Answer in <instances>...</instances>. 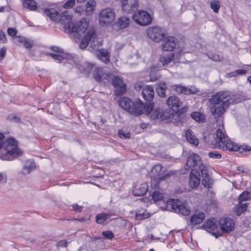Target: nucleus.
Here are the masks:
<instances>
[{
	"mask_svg": "<svg viewBox=\"0 0 251 251\" xmlns=\"http://www.w3.org/2000/svg\"><path fill=\"white\" fill-rule=\"evenodd\" d=\"M45 14L49 17L50 20L56 22H62L64 23V28L66 32L77 33L82 34L88 28L89 23L85 19L77 23H72V17L66 12L61 15L54 8L45 9L44 10Z\"/></svg>",
	"mask_w": 251,
	"mask_h": 251,
	"instance_id": "nucleus-1",
	"label": "nucleus"
},
{
	"mask_svg": "<svg viewBox=\"0 0 251 251\" xmlns=\"http://www.w3.org/2000/svg\"><path fill=\"white\" fill-rule=\"evenodd\" d=\"M239 101L236 96L230 95L227 92L218 93L209 100L211 112L214 117L218 119L224 115L230 104Z\"/></svg>",
	"mask_w": 251,
	"mask_h": 251,
	"instance_id": "nucleus-2",
	"label": "nucleus"
},
{
	"mask_svg": "<svg viewBox=\"0 0 251 251\" xmlns=\"http://www.w3.org/2000/svg\"><path fill=\"white\" fill-rule=\"evenodd\" d=\"M152 199L157 204L163 202L165 204V210L173 211L182 215H188L190 212V208L186 202L182 203L177 199H170L165 203L164 194L159 191H156L151 195Z\"/></svg>",
	"mask_w": 251,
	"mask_h": 251,
	"instance_id": "nucleus-3",
	"label": "nucleus"
},
{
	"mask_svg": "<svg viewBox=\"0 0 251 251\" xmlns=\"http://www.w3.org/2000/svg\"><path fill=\"white\" fill-rule=\"evenodd\" d=\"M93 68H95L93 76L97 81H101L103 78L111 79L112 84L115 88V95L116 96H120L125 93L126 90V85L120 77L115 76L111 74H103L102 69L95 67L93 64L90 63L87 64L86 69L88 72H91Z\"/></svg>",
	"mask_w": 251,
	"mask_h": 251,
	"instance_id": "nucleus-4",
	"label": "nucleus"
},
{
	"mask_svg": "<svg viewBox=\"0 0 251 251\" xmlns=\"http://www.w3.org/2000/svg\"><path fill=\"white\" fill-rule=\"evenodd\" d=\"M120 107L134 116H139L144 113L149 114L152 109V105L149 104L146 106L140 100L132 101L127 97H123L118 101Z\"/></svg>",
	"mask_w": 251,
	"mask_h": 251,
	"instance_id": "nucleus-5",
	"label": "nucleus"
},
{
	"mask_svg": "<svg viewBox=\"0 0 251 251\" xmlns=\"http://www.w3.org/2000/svg\"><path fill=\"white\" fill-rule=\"evenodd\" d=\"M216 147L223 150H226L229 151H239L241 153L244 151H251V148L249 146L243 145L239 147L236 143L232 142L227 135L225 133L222 129L219 128L216 131Z\"/></svg>",
	"mask_w": 251,
	"mask_h": 251,
	"instance_id": "nucleus-6",
	"label": "nucleus"
},
{
	"mask_svg": "<svg viewBox=\"0 0 251 251\" xmlns=\"http://www.w3.org/2000/svg\"><path fill=\"white\" fill-rule=\"evenodd\" d=\"M184 168L187 172L190 173H199L200 171L201 173L211 172L209 166L202 163L200 156L196 153H192L187 157Z\"/></svg>",
	"mask_w": 251,
	"mask_h": 251,
	"instance_id": "nucleus-7",
	"label": "nucleus"
},
{
	"mask_svg": "<svg viewBox=\"0 0 251 251\" xmlns=\"http://www.w3.org/2000/svg\"><path fill=\"white\" fill-rule=\"evenodd\" d=\"M95 35V30L93 28L90 29L81 41L79 44L80 48L81 49H85L90 42L91 51H96L97 52L99 51L100 50V47L102 45V40L100 38L94 37Z\"/></svg>",
	"mask_w": 251,
	"mask_h": 251,
	"instance_id": "nucleus-8",
	"label": "nucleus"
},
{
	"mask_svg": "<svg viewBox=\"0 0 251 251\" xmlns=\"http://www.w3.org/2000/svg\"><path fill=\"white\" fill-rule=\"evenodd\" d=\"M4 155L2 157L4 160H10L21 154L17 148V142L13 138H9L4 143Z\"/></svg>",
	"mask_w": 251,
	"mask_h": 251,
	"instance_id": "nucleus-9",
	"label": "nucleus"
},
{
	"mask_svg": "<svg viewBox=\"0 0 251 251\" xmlns=\"http://www.w3.org/2000/svg\"><path fill=\"white\" fill-rule=\"evenodd\" d=\"M115 14L113 9L106 8L103 9L99 14V22L102 26H107L115 20Z\"/></svg>",
	"mask_w": 251,
	"mask_h": 251,
	"instance_id": "nucleus-10",
	"label": "nucleus"
},
{
	"mask_svg": "<svg viewBox=\"0 0 251 251\" xmlns=\"http://www.w3.org/2000/svg\"><path fill=\"white\" fill-rule=\"evenodd\" d=\"M148 37L155 42H161L165 36L163 29L158 26H151L147 29Z\"/></svg>",
	"mask_w": 251,
	"mask_h": 251,
	"instance_id": "nucleus-11",
	"label": "nucleus"
},
{
	"mask_svg": "<svg viewBox=\"0 0 251 251\" xmlns=\"http://www.w3.org/2000/svg\"><path fill=\"white\" fill-rule=\"evenodd\" d=\"M132 18L137 24L142 26L149 25L151 22V15L145 11L138 12L133 15Z\"/></svg>",
	"mask_w": 251,
	"mask_h": 251,
	"instance_id": "nucleus-12",
	"label": "nucleus"
},
{
	"mask_svg": "<svg viewBox=\"0 0 251 251\" xmlns=\"http://www.w3.org/2000/svg\"><path fill=\"white\" fill-rule=\"evenodd\" d=\"M220 229L225 233H228L234 228V220L230 218H221L218 223Z\"/></svg>",
	"mask_w": 251,
	"mask_h": 251,
	"instance_id": "nucleus-13",
	"label": "nucleus"
},
{
	"mask_svg": "<svg viewBox=\"0 0 251 251\" xmlns=\"http://www.w3.org/2000/svg\"><path fill=\"white\" fill-rule=\"evenodd\" d=\"M171 88L178 94L190 95L195 94L197 91L195 87H184L179 84L173 85L171 86Z\"/></svg>",
	"mask_w": 251,
	"mask_h": 251,
	"instance_id": "nucleus-14",
	"label": "nucleus"
},
{
	"mask_svg": "<svg viewBox=\"0 0 251 251\" xmlns=\"http://www.w3.org/2000/svg\"><path fill=\"white\" fill-rule=\"evenodd\" d=\"M137 0H122V7L126 13H132L138 8Z\"/></svg>",
	"mask_w": 251,
	"mask_h": 251,
	"instance_id": "nucleus-15",
	"label": "nucleus"
},
{
	"mask_svg": "<svg viewBox=\"0 0 251 251\" xmlns=\"http://www.w3.org/2000/svg\"><path fill=\"white\" fill-rule=\"evenodd\" d=\"M185 115L179 110L176 112H173L170 122L173 123L175 125H181L186 120Z\"/></svg>",
	"mask_w": 251,
	"mask_h": 251,
	"instance_id": "nucleus-16",
	"label": "nucleus"
},
{
	"mask_svg": "<svg viewBox=\"0 0 251 251\" xmlns=\"http://www.w3.org/2000/svg\"><path fill=\"white\" fill-rule=\"evenodd\" d=\"M176 46V42L174 37H168L165 39L162 44V50L165 51H172Z\"/></svg>",
	"mask_w": 251,
	"mask_h": 251,
	"instance_id": "nucleus-17",
	"label": "nucleus"
},
{
	"mask_svg": "<svg viewBox=\"0 0 251 251\" xmlns=\"http://www.w3.org/2000/svg\"><path fill=\"white\" fill-rule=\"evenodd\" d=\"M142 94L144 99L148 101H151L154 97V90L151 86L146 85L142 90Z\"/></svg>",
	"mask_w": 251,
	"mask_h": 251,
	"instance_id": "nucleus-18",
	"label": "nucleus"
},
{
	"mask_svg": "<svg viewBox=\"0 0 251 251\" xmlns=\"http://www.w3.org/2000/svg\"><path fill=\"white\" fill-rule=\"evenodd\" d=\"M162 174H157V175L151 176V184L157 187L161 181L167 179L171 176V174H166L163 176Z\"/></svg>",
	"mask_w": 251,
	"mask_h": 251,
	"instance_id": "nucleus-19",
	"label": "nucleus"
},
{
	"mask_svg": "<svg viewBox=\"0 0 251 251\" xmlns=\"http://www.w3.org/2000/svg\"><path fill=\"white\" fill-rule=\"evenodd\" d=\"M166 103L170 108H178L182 106L180 99L176 96L169 97L167 100Z\"/></svg>",
	"mask_w": 251,
	"mask_h": 251,
	"instance_id": "nucleus-20",
	"label": "nucleus"
},
{
	"mask_svg": "<svg viewBox=\"0 0 251 251\" xmlns=\"http://www.w3.org/2000/svg\"><path fill=\"white\" fill-rule=\"evenodd\" d=\"M148 190V185L147 183H144L136 186L132 190V194L134 196H142L147 193Z\"/></svg>",
	"mask_w": 251,
	"mask_h": 251,
	"instance_id": "nucleus-21",
	"label": "nucleus"
},
{
	"mask_svg": "<svg viewBox=\"0 0 251 251\" xmlns=\"http://www.w3.org/2000/svg\"><path fill=\"white\" fill-rule=\"evenodd\" d=\"M205 218V214L202 212H196L192 215L190 220V224L192 225H197L201 223Z\"/></svg>",
	"mask_w": 251,
	"mask_h": 251,
	"instance_id": "nucleus-22",
	"label": "nucleus"
},
{
	"mask_svg": "<svg viewBox=\"0 0 251 251\" xmlns=\"http://www.w3.org/2000/svg\"><path fill=\"white\" fill-rule=\"evenodd\" d=\"M199 176L195 174H190L188 184L189 186L192 188H197L200 183V174H198Z\"/></svg>",
	"mask_w": 251,
	"mask_h": 251,
	"instance_id": "nucleus-23",
	"label": "nucleus"
},
{
	"mask_svg": "<svg viewBox=\"0 0 251 251\" xmlns=\"http://www.w3.org/2000/svg\"><path fill=\"white\" fill-rule=\"evenodd\" d=\"M187 140L194 146H198L199 143V140L195 137L194 132L190 129L187 130L185 133Z\"/></svg>",
	"mask_w": 251,
	"mask_h": 251,
	"instance_id": "nucleus-24",
	"label": "nucleus"
},
{
	"mask_svg": "<svg viewBox=\"0 0 251 251\" xmlns=\"http://www.w3.org/2000/svg\"><path fill=\"white\" fill-rule=\"evenodd\" d=\"M96 54L101 61L105 63L109 61V56L107 50L100 49V50L96 52Z\"/></svg>",
	"mask_w": 251,
	"mask_h": 251,
	"instance_id": "nucleus-25",
	"label": "nucleus"
},
{
	"mask_svg": "<svg viewBox=\"0 0 251 251\" xmlns=\"http://www.w3.org/2000/svg\"><path fill=\"white\" fill-rule=\"evenodd\" d=\"M167 89L166 84L165 82H160L157 84V88L156 89V93L161 98H165L166 95L165 91Z\"/></svg>",
	"mask_w": 251,
	"mask_h": 251,
	"instance_id": "nucleus-26",
	"label": "nucleus"
},
{
	"mask_svg": "<svg viewBox=\"0 0 251 251\" xmlns=\"http://www.w3.org/2000/svg\"><path fill=\"white\" fill-rule=\"evenodd\" d=\"M130 23V20L128 18L123 16L120 17L117 22V26L120 29H123L127 27Z\"/></svg>",
	"mask_w": 251,
	"mask_h": 251,
	"instance_id": "nucleus-27",
	"label": "nucleus"
},
{
	"mask_svg": "<svg viewBox=\"0 0 251 251\" xmlns=\"http://www.w3.org/2000/svg\"><path fill=\"white\" fill-rule=\"evenodd\" d=\"M174 57V53H169L162 55L160 58V61L162 63L163 66L168 65L171 62Z\"/></svg>",
	"mask_w": 251,
	"mask_h": 251,
	"instance_id": "nucleus-28",
	"label": "nucleus"
},
{
	"mask_svg": "<svg viewBox=\"0 0 251 251\" xmlns=\"http://www.w3.org/2000/svg\"><path fill=\"white\" fill-rule=\"evenodd\" d=\"M24 169L28 172L35 171L37 169V166L33 160H28L25 162Z\"/></svg>",
	"mask_w": 251,
	"mask_h": 251,
	"instance_id": "nucleus-29",
	"label": "nucleus"
},
{
	"mask_svg": "<svg viewBox=\"0 0 251 251\" xmlns=\"http://www.w3.org/2000/svg\"><path fill=\"white\" fill-rule=\"evenodd\" d=\"M202 184L206 187L211 188L213 183V180L210 178L209 174H202Z\"/></svg>",
	"mask_w": 251,
	"mask_h": 251,
	"instance_id": "nucleus-30",
	"label": "nucleus"
},
{
	"mask_svg": "<svg viewBox=\"0 0 251 251\" xmlns=\"http://www.w3.org/2000/svg\"><path fill=\"white\" fill-rule=\"evenodd\" d=\"M149 104H151L152 105V109H153V105L152 103H146L145 106L149 105ZM162 112V109L160 108L155 109L154 110L152 109L151 111L149 113V114H151V118L152 119H160V115ZM145 114L146 113H144ZM148 115V114H147Z\"/></svg>",
	"mask_w": 251,
	"mask_h": 251,
	"instance_id": "nucleus-31",
	"label": "nucleus"
},
{
	"mask_svg": "<svg viewBox=\"0 0 251 251\" xmlns=\"http://www.w3.org/2000/svg\"><path fill=\"white\" fill-rule=\"evenodd\" d=\"M50 55L53 59L58 60L60 62H61L62 60H63L64 59H68L69 60H71L72 59V55L69 54H58L54 53H50Z\"/></svg>",
	"mask_w": 251,
	"mask_h": 251,
	"instance_id": "nucleus-32",
	"label": "nucleus"
},
{
	"mask_svg": "<svg viewBox=\"0 0 251 251\" xmlns=\"http://www.w3.org/2000/svg\"><path fill=\"white\" fill-rule=\"evenodd\" d=\"M173 112L174 111L171 109H167L163 112L162 111L160 120L162 121L168 120V122H170Z\"/></svg>",
	"mask_w": 251,
	"mask_h": 251,
	"instance_id": "nucleus-33",
	"label": "nucleus"
},
{
	"mask_svg": "<svg viewBox=\"0 0 251 251\" xmlns=\"http://www.w3.org/2000/svg\"><path fill=\"white\" fill-rule=\"evenodd\" d=\"M110 215L106 214L105 213H100L96 216V222L99 224H102L105 222V221L109 218Z\"/></svg>",
	"mask_w": 251,
	"mask_h": 251,
	"instance_id": "nucleus-34",
	"label": "nucleus"
},
{
	"mask_svg": "<svg viewBox=\"0 0 251 251\" xmlns=\"http://www.w3.org/2000/svg\"><path fill=\"white\" fill-rule=\"evenodd\" d=\"M24 6L28 7L31 10H34L36 9V3L33 0H25L24 2Z\"/></svg>",
	"mask_w": 251,
	"mask_h": 251,
	"instance_id": "nucleus-35",
	"label": "nucleus"
},
{
	"mask_svg": "<svg viewBox=\"0 0 251 251\" xmlns=\"http://www.w3.org/2000/svg\"><path fill=\"white\" fill-rule=\"evenodd\" d=\"M150 216L148 213L146 212L145 210L138 211L136 213L135 219L137 220H140L146 219Z\"/></svg>",
	"mask_w": 251,
	"mask_h": 251,
	"instance_id": "nucleus-36",
	"label": "nucleus"
},
{
	"mask_svg": "<svg viewBox=\"0 0 251 251\" xmlns=\"http://www.w3.org/2000/svg\"><path fill=\"white\" fill-rule=\"evenodd\" d=\"M251 199V192H249L247 191L243 192L239 197V202H243L244 201H247Z\"/></svg>",
	"mask_w": 251,
	"mask_h": 251,
	"instance_id": "nucleus-37",
	"label": "nucleus"
},
{
	"mask_svg": "<svg viewBox=\"0 0 251 251\" xmlns=\"http://www.w3.org/2000/svg\"><path fill=\"white\" fill-rule=\"evenodd\" d=\"M203 227L206 228H209L210 229H214L216 227L214 219H209L206 221L203 224Z\"/></svg>",
	"mask_w": 251,
	"mask_h": 251,
	"instance_id": "nucleus-38",
	"label": "nucleus"
},
{
	"mask_svg": "<svg viewBox=\"0 0 251 251\" xmlns=\"http://www.w3.org/2000/svg\"><path fill=\"white\" fill-rule=\"evenodd\" d=\"M191 116L194 120L198 122H202L204 119L203 115L198 112L192 113Z\"/></svg>",
	"mask_w": 251,
	"mask_h": 251,
	"instance_id": "nucleus-39",
	"label": "nucleus"
},
{
	"mask_svg": "<svg viewBox=\"0 0 251 251\" xmlns=\"http://www.w3.org/2000/svg\"><path fill=\"white\" fill-rule=\"evenodd\" d=\"M210 7L214 12L218 13L220 8V1L217 0H212L210 3Z\"/></svg>",
	"mask_w": 251,
	"mask_h": 251,
	"instance_id": "nucleus-40",
	"label": "nucleus"
},
{
	"mask_svg": "<svg viewBox=\"0 0 251 251\" xmlns=\"http://www.w3.org/2000/svg\"><path fill=\"white\" fill-rule=\"evenodd\" d=\"M96 5V2L94 0H90L87 2L86 4V8L87 11L92 12L93 11L95 6Z\"/></svg>",
	"mask_w": 251,
	"mask_h": 251,
	"instance_id": "nucleus-41",
	"label": "nucleus"
},
{
	"mask_svg": "<svg viewBox=\"0 0 251 251\" xmlns=\"http://www.w3.org/2000/svg\"><path fill=\"white\" fill-rule=\"evenodd\" d=\"M208 57L214 61H220L223 59L222 57H220L219 55L215 53H209Z\"/></svg>",
	"mask_w": 251,
	"mask_h": 251,
	"instance_id": "nucleus-42",
	"label": "nucleus"
},
{
	"mask_svg": "<svg viewBox=\"0 0 251 251\" xmlns=\"http://www.w3.org/2000/svg\"><path fill=\"white\" fill-rule=\"evenodd\" d=\"M119 136L123 139L130 138V134L128 132L125 131L123 130H120L118 132Z\"/></svg>",
	"mask_w": 251,
	"mask_h": 251,
	"instance_id": "nucleus-43",
	"label": "nucleus"
},
{
	"mask_svg": "<svg viewBox=\"0 0 251 251\" xmlns=\"http://www.w3.org/2000/svg\"><path fill=\"white\" fill-rule=\"evenodd\" d=\"M102 235L104 238L108 239H111L114 237L113 233L110 231H103Z\"/></svg>",
	"mask_w": 251,
	"mask_h": 251,
	"instance_id": "nucleus-44",
	"label": "nucleus"
},
{
	"mask_svg": "<svg viewBox=\"0 0 251 251\" xmlns=\"http://www.w3.org/2000/svg\"><path fill=\"white\" fill-rule=\"evenodd\" d=\"M208 156L210 158L217 159L221 158L222 157L221 154L216 151L208 152Z\"/></svg>",
	"mask_w": 251,
	"mask_h": 251,
	"instance_id": "nucleus-45",
	"label": "nucleus"
},
{
	"mask_svg": "<svg viewBox=\"0 0 251 251\" xmlns=\"http://www.w3.org/2000/svg\"><path fill=\"white\" fill-rule=\"evenodd\" d=\"M247 73L246 70H238L234 72H232L229 74L230 76H235L238 75H244Z\"/></svg>",
	"mask_w": 251,
	"mask_h": 251,
	"instance_id": "nucleus-46",
	"label": "nucleus"
},
{
	"mask_svg": "<svg viewBox=\"0 0 251 251\" xmlns=\"http://www.w3.org/2000/svg\"><path fill=\"white\" fill-rule=\"evenodd\" d=\"M162 169L161 165L158 164L154 165L152 168L151 173H160Z\"/></svg>",
	"mask_w": 251,
	"mask_h": 251,
	"instance_id": "nucleus-47",
	"label": "nucleus"
},
{
	"mask_svg": "<svg viewBox=\"0 0 251 251\" xmlns=\"http://www.w3.org/2000/svg\"><path fill=\"white\" fill-rule=\"evenodd\" d=\"M24 37L20 36H15L14 39V43L15 44L20 46L21 43H23L24 41Z\"/></svg>",
	"mask_w": 251,
	"mask_h": 251,
	"instance_id": "nucleus-48",
	"label": "nucleus"
},
{
	"mask_svg": "<svg viewBox=\"0 0 251 251\" xmlns=\"http://www.w3.org/2000/svg\"><path fill=\"white\" fill-rule=\"evenodd\" d=\"M23 45L24 47L26 49H30L33 46V42L30 40H27L26 39H24V41H23Z\"/></svg>",
	"mask_w": 251,
	"mask_h": 251,
	"instance_id": "nucleus-49",
	"label": "nucleus"
},
{
	"mask_svg": "<svg viewBox=\"0 0 251 251\" xmlns=\"http://www.w3.org/2000/svg\"><path fill=\"white\" fill-rule=\"evenodd\" d=\"M75 0H69L63 5L65 8H71L75 4Z\"/></svg>",
	"mask_w": 251,
	"mask_h": 251,
	"instance_id": "nucleus-50",
	"label": "nucleus"
},
{
	"mask_svg": "<svg viewBox=\"0 0 251 251\" xmlns=\"http://www.w3.org/2000/svg\"><path fill=\"white\" fill-rule=\"evenodd\" d=\"M8 118L9 120L15 122L19 123L21 122L20 118L15 115L14 114L10 115L8 116Z\"/></svg>",
	"mask_w": 251,
	"mask_h": 251,
	"instance_id": "nucleus-51",
	"label": "nucleus"
},
{
	"mask_svg": "<svg viewBox=\"0 0 251 251\" xmlns=\"http://www.w3.org/2000/svg\"><path fill=\"white\" fill-rule=\"evenodd\" d=\"M7 32L9 36L14 37L17 34V30L15 28H8L7 29Z\"/></svg>",
	"mask_w": 251,
	"mask_h": 251,
	"instance_id": "nucleus-52",
	"label": "nucleus"
},
{
	"mask_svg": "<svg viewBox=\"0 0 251 251\" xmlns=\"http://www.w3.org/2000/svg\"><path fill=\"white\" fill-rule=\"evenodd\" d=\"M6 50L5 48H2L0 50V60H2L6 54Z\"/></svg>",
	"mask_w": 251,
	"mask_h": 251,
	"instance_id": "nucleus-53",
	"label": "nucleus"
},
{
	"mask_svg": "<svg viewBox=\"0 0 251 251\" xmlns=\"http://www.w3.org/2000/svg\"><path fill=\"white\" fill-rule=\"evenodd\" d=\"M7 176L5 174H0V182L4 183L6 182Z\"/></svg>",
	"mask_w": 251,
	"mask_h": 251,
	"instance_id": "nucleus-54",
	"label": "nucleus"
},
{
	"mask_svg": "<svg viewBox=\"0 0 251 251\" xmlns=\"http://www.w3.org/2000/svg\"><path fill=\"white\" fill-rule=\"evenodd\" d=\"M0 41L2 42L3 43H5L6 42L5 34L1 31H0Z\"/></svg>",
	"mask_w": 251,
	"mask_h": 251,
	"instance_id": "nucleus-55",
	"label": "nucleus"
},
{
	"mask_svg": "<svg viewBox=\"0 0 251 251\" xmlns=\"http://www.w3.org/2000/svg\"><path fill=\"white\" fill-rule=\"evenodd\" d=\"M73 209L76 212H80L82 210V207L79 206L77 204H74L73 205Z\"/></svg>",
	"mask_w": 251,
	"mask_h": 251,
	"instance_id": "nucleus-56",
	"label": "nucleus"
},
{
	"mask_svg": "<svg viewBox=\"0 0 251 251\" xmlns=\"http://www.w3.org/2000/svg\"><path fill=\"white\" fill-rule=\"evenodd\" d=\"M143 87L142 83L141 82H138L135 84L134 88L137 90L140 91Z\"/></svg>",
	"mask_w": 251,
	"mask_h": 251,
	"instance_id": "nucleus-57",
	"label": "nucleus"
},
{
	"mask_svg": "<svg viewBox=\"0 0 251 251\" xmlns=\"http://www.w3.org/2000/svg\"><path fill=\"white\" fill-rule=\"evenodd\" d=\"M153 74H154V72L152 71H151L150 73V76L151 81H155L156 80H157L158 78V76L154 75H153Z\"/></svg>",
	"mask_w": 251,
	"mask_h": 251,
	"instance_id": "nucleus-58",
	"label": "nucleus"
},
{
	"mask_svg": "<svg viewBox=\"0 0 251 251\" xmlns=\"http://www.w3.org/2000/svg\"><path fill=\"white\" fill-rule=\"evenodd\" d=\"M242 202H239V204H240V208L241 209V210L242 211H245L247 209V208L248 207V203H242Z\"/></svg>",
	"mask_w": 251,
	"mask_h": 251,
	"instance_id": "nucleus-59",
	"label": "nucleus"
},
{
	"mask_svg": "<svg viewBox=\"0 0 251 251\" xmlns=\"http://www.w3.org/2000/svg\"><path fill=\"white\" fill-rule=\"evenodd\" d=\"M237 170L240 172L241 173H247L249 170L243 166L238 167L237 168Z\"/></svg>",
	"mask_w": 251,
	"mask_h": 251,
	"instance_id": "nucleus-60",
	"label": "nucleus"
},
{
	"mask_svg": "<svg viewBox=\"0 0 251 251\" xmlns=\"http://www.w3.org/2000/svg\"><path fill=\"white\" fill-rule=\"evenodd\" d=\"M51 50L56 52L61 53L63 52V50L57 47H52Z\"/></svg>",
	"mask_w": 251,
	"mask_h": 251,
	"instance_id": "nucleus-61",
	"label": "nucleus"
},
{
	"mask_svg": "<svg viewBox=\"0 0 251 251\" xmlns=\"http://www.w3.org/2000/svg\"><path fill=\"white\" fill-rule=\"evenodd\" d=\"M4 135L2 133H0V148L2 147V145H4L3 142Z\"/></svg>",
	"mask_w": 251,
	"mask_h": 251,
	"instance_id": "nucleus-62",
	"label": "nucleus"
},
{
	"mask_svg": "<svg viewBox=\"0 0 251 251\" xmlns=\"http://www.w3.org/2000/svg\"><path fill=\"white\" fill-rule=\"evenodd\" d=\"M67 242L64 241H60L58 243V245L61 247H66L67 245Z\"/></svg>",
	"mask_w": 251,
	"mask_h": 251,
	"instance_id": "nucleus-63",
	"label": "nucleus"
},
{
	"mask_svg": "<svg viewBox=\"0 0 251 251\" xmlns=\"http://www.w3.org/2000/svg\"><path fill=\"white\" fill-rule=\"evenodd\" d=\"M86 0H76L77 2L78 3H82L84 2Z\"/></svg>",
	"mask_w": 251,
	"mask_h": 251,
	"instance_id": "nucleus-64",
	"label": "nucleus"
}]
</instances>
